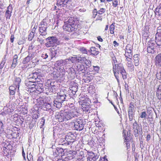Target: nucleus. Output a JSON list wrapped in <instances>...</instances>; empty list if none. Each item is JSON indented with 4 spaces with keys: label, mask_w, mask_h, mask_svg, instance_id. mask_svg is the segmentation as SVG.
<instances>
[{
    "label": "nucleus",
    "mask_w": 161,
    "mask_h": 161,
    "mask_svg": "<svg viewBox=\"0 0 161 161\" xmlns=\"http://www.w3.org/2000/svg\"><path fill=\"white\" fill-rule=\"evenodd\" d=\"M21 79L19 77H16L14 82V84L15 85V87L18 88V90H19V85L21 83Z\"/></svg>",
    "instance_id": "f704fd0d"
},
{
    "label": "nucleus",
    "mask_w": 161,
    "mask_h": 161,
    "mask_svg": "<svg viewBox=\"0 0 161 161\" xmlns=\"http://www.w3.org/2000/svg\"><path fill=\"white\" fill-rule=\"evenodd\" d=\"M36 122V120H32L31 122L29 125V128L30 129H32L35 126Z\"/></svg>",
    "instance_id": "3c124183"
},
{
    "label": "nucleus",
    "mask_w": 161,
    "mask_h": 161,
    "mask_svg": "<svg viewBox=\"0 0 161 161\" xmlns=\"http://www.w3.org/2000/svg\"><path fill=\"white\" fill-rule=\"evenodd\" d=\"M147 114L145 111H143L141 113L140 117L142 118H146Z\"/></svg>",
    "instance_id": "e2e57ef3"
},
{
    "label": "nucleus",
    "mask_w": 161,
    "mask_h": 161,
    "mask_svg": "<svg viewBox=\"0 0 161 161\" xmlns=\"http://www.w3.org/2000/svg\"><path fill=\"white\" fill-rule=\"evenodd\" d=\"M19 133L13 132V133L12 136H14L13 138H15L16 139H18L17 138L19 136Z\"/></svg>",
    "instance_id": "680f3d73"
},
{
    "label": "nucleus",
    "mask_w": 161,
    "mask_h": 161,
    "mask_svg": "<svg viewBox=\"0 0 161 161\" xmlns=\"http://www.w3.org/2000/svg\"><path fill=\"white\" fill-rule=\"evenodd\" d=\"M12 7L9 6L7 8L5 14V17H6V19H10L11 15V14L12 12Z\"/></svg>",
    "instance_id": "7c9ffc66"
},
{
    "label": "nucleus",
    "mask_w": 161,
    "mask_h": 161,
    "mask_svg": "<svg viewBox=\"0 0 161 161\" xmlns=\"http://www.w3.org/2000/svg\"><path fill=\"white\" fill-rule=\"evenodd\" d=\"M37 73V72H35L31 73L28 76V78L29 80L33 82H40V81L39 80H37V75H38Z\"/></svg>",
    "instance_id": "aec40b11"
},
{
    "label": "nucleus",
    "mask_w": 161,
    "mask_h": 161,
    "mask_svg": "<svg viewBox=\"0 0 161 161\" xmlns=\"http://www.w3.org/2000/svg\"><path fill=\"white\" fill-rule=\"evenodd\" d=\"M41 121L40 122V127L42 128V126H43L45 124V119L44 117H42L40 119Z\"/></svg>",
    "instance_id": "603ef678"
},
{
    "label": "nucleus",
    "mask_w": 161,
    "mask_h": 161,
    "mask_svg": "<svg viewBox=\"0 0 161 161\" xmlns=\"http://www.w3.org/2000/svg\"><path fill=\"white\" fill-rule=\"evenodd\" d=\"M114 23H112L109 26V29L110 33L111 34H113L114 33Z\"/></svg>",
    "instance_id": "c03bdc74"
},
{
    "label": "nucleus",
    "mask_w": 161,
    "mask_h": 161,
    "mask_svg": "<svg viewBox=\"0 0 161 161\" xmlns=\"http://www.w3.org/2000/svg\"><path fill=\"white\" fill-rule=\"evenodd\" d=\"M92 76L90 75H84L83 80L85 82L89 83L92 79Z\"/></svg>",
    "instance_id": "c9c22d12"
},
{
    "label": "nucleus",
    "mask_w": 161,
    "mask_h": 161,
    "mask_svg": "<svg viewBox=\"0 0 161 161\" xmlns=\"http://www.w3.org/2000/svg\"><path fill=\"white\" fill-rule=\"evenodd\" d=\"M42 57L47 61H49L51 60L50 55L49 56L48 54L46 53H43L42 55Z\"/></svg>",
    "instance_id": "4c0bfd02"
},
{
    "label": "nucleus",
    "mask_w": 161,
    "mask_h": 161,
    "mask_svg": "<svg viewBox=\"0 0 161 161\" xmlns=\"http://www.w3.org/2000/svg\"><path fill=\"white\" fill-rule=\"evenodd\" d=\"M35 33L31 32L29 35L28 40L29 41H31L34 36Z\"/></svg>",
    "instance_id": "09e8293b"
},
{
    "label": "nucleus",
    "mask_w": 161,
    "mask_h": 161,
    "mask_svg": "<svg viewBox=\"0 0 161 161\" xmlns=\"http://www.w3.org/2000/svg\"><path fill=\"white\" fill-rule=\"evenodd\" d=\"M69 60L68 62H73L74 61H77V58L76 57H71V58H69Z\"/></svg>",
    "instance_id": "69168bd1"
},
{
    "label": "nucleus",
    "mask_w": 161,
    "mask_h": 161,
    "mask_svg": "<svg viewBox=\"0 0 161 161\" xmlns=\"http://www.w3.org/2000/svg\"><path fill=\"white\" fill-rule=\"evenodd\" d=\"M78 20L71 18L64 23L63 28L64 31L69 32L75 31L80 26Z\"/></svg>",
    "instance_id": "f03ea898"
},
{
    "label": "nucleus",
    "mask_w": 161,
    "mask_h": 161,
    "mask_svg": "<svg viewBox=\"0 0 161 161\" xmlns=\"http://www.w3.org/2000/svg\"><path fill=\"white\" fill-rule=\"evenodd\" d=\"M149 26L148 25H146L145 26V28L144 29V32H145V33L144 34V35H145V36H148L149 34H148L149 33Z\"/></svg>",
    "instance_id": "37998d69"
},
{
    "label": "nucleus",
    "mask_w": 161,
    "mask_h": 161,
    "mask_svg": "<svg viewBox=\"0 0 161 161\" xmlns=\"http://www.w3.org/2000/svg\"><path fill=\"white\" fill-rule=\"evenodd\" d=\"M29 54L25 58H24L22 63L24 64H25L29 62L31 59H32L34 57V53H31L30 51H28Z\"/></svg>",
    "instance_id": "6ab92c4d"
},
{
    "label": "nucleus",
    "mask_w": 161,
    "mask_h": 161,
    "mask_svg": "<svg viewBox=\"0 0 161 161\" xmlns=\"http://www.w3.org/2000/svg\"><path fill=\"white\" fill-rule=\"evenodd\" d=\"M154 12L155 14L161 16V8L157 7L155 9Z\"/></svg>",
    "instance_id": "79ce46f5"
},
{
    "label": "nucleus",
    "mask_w": 161,
    "mask_h": 161,
    "mask_svg": "<svg viewBox=\"0 0 161 161\" xmlns=\"http://www.w3.org/2000/svg\"><path fill=\"white\" fill-rule=\"evenodd\" d=\"M69 60V59H66L65 60H59L57 61L56 62L55 64V66L57 67H59V70L60 68H65V67H63L64 66V65L66 64L68 62Z\"/></svg>",
    "instance_id": "2eb2a0df"
},
{
    "label": "nucleus",
    "mask_w": 161,
    "mask_h": 161,
    "mask_svg": "<svg viewBox=\"0 0 161 161\" xmlns=\"http://www.w3.org/2000/svg\"><path fill=\"white\" fill-rule=\"evenodd\" d=\"M71 0H57V5L58 6L63 7H66L69 1Z\"/></svg>",
    "instance_id": "4be33fe9"
},
{
    "label": "nucleus",
    "mask_w": 161,
    "mask_h": 161,
    "mask_svg": "<svg viewBox=\"0 0 161 161\" xmlns=\"http://www.w3.org/2000/svg\"><path fill=\"white\" fill-rule=\"evenodd\" d=\"M114 62L113 63V70L114 72V71H115V73L117 72L118 74H121L122 78L124 80L127 78V73L125 70L124 66L122 64H119L116 63H117L116 60L113 59Z\"/></svg>",
    "instance_id": "7ed1b4c3"
},
{
    "label": "nucleus",
    "mask_w": 161,
    "mask_h": 161,
    "mask_svg": "<svg viewBox=\"0 0 161 161\" xmlns=\"http://www.w3.org/2000/svg\"><path fill=\"white\" fill-rule=\"evenodd\" d=\"M47 24L46 22L42 21L41 23V24L39 25V31H46L47 28Z\"/></svg>",
    "instance_id": "cd10ccee"
},
{
    "label": "nucleus",
    "mask_w": 161,
    "mask_h": 161,
    "mask_svg": "<svg viewBox=\"0 0 161 161\" xmlns=\"http://www.w3.org/2000/svg\"><path fill=\"white\" fill-rule=\"evenodd\" d=\"M41 109L44 111H48L51 113V112L53 113L51 105L49 103L46 102L43 105L41 106Z\"/></svg>",
    "instance_id": "412c9836"
},
{
    "label": "nucleus",
    "mask_w": 161,
    "mask_h": 161,
    "mask_svg": "<svg viewBox=\"0 0 161 161\" xmlns=\"http://www.w3.org/2000/svg\"><path fill=\"white\" fill-rule=\"evenodd\" d=\"M35 85L36 89H35V92L36 93H38V92H37V91L39 92V93L42 92L44 91V88L45 89H47V87H44L42 81H41L40 83L36 84Z\"/></svg>",
    "instance_id": "dca6fc26"
},
{
    "label": "nucleus",
    "mask_w": 161,
    "mask_h": 161,
    "mask_svg": "<svg viewBox=\"0 0 161 161\" xmlns=\"http://www.w3.org/2000/svg\"><path fill=\"white\" fill-rule=\"evenodd\" d=\"M59 51L57 50H51L50 54L51 60L53 59L54 58H55L57 57L59 54Z\"/></svg>",
    "instance_id": "72a5a7b5"
},
{
    "label": "nucleus",
    "mask_w": 161,
    "mask_h": 161,
    "mask_svg": "<svg viewBox=\"0 0 161 161\" xmlns=\"http://www.w3.org/2000/svg\"><path fill=\"white\" fill-rule=\"evenodd\" d=\"M78 87L77 84L76 83H74L73 85H71L69 89L73 95L75 94L77 92Z\"/></svg>",
    "instance_id": "2f4dec72"
},
{
    "label": "nucleus",
    "mask_w": 161,
    "mask_h": 161,
    "mask_svg": "<svg viewBox=\"0 0 161 161\" xmlns=\"http://www.w3.org/2000/svg\"><path fill=\"white\" fill-rule=\"evenodd\" d=\"M68 153V154L66 155L67 158H68L69 159L71 160L75 157L77 152L75 151L70 150L69 151Z\"/></svg>",
    "instance_id": "bb28decb"
},
{
    "label": "nucleus",
    "mask_w": 161,
    "mask_h": 161,
    "mask_svg": "<svg viewBox=\"0 0 161 161\" xmlns=\"http://www.w3.org/2000/svg\"><path fill=\"white\" fill-rule=\"evenodd\" d=\"M16 88L14 86H11L9 87L10 99H13V97H14V94L16 92Z\"/></svg>",
    "instance_id": "5701e85b"
},
{
    "label": "nucleus",
    "mask_w": 161,
    "mask_h": 161,
    "mask_svg": "<svg viewBox=\"0 0 161 161\" xmlns=\"http://www.w3.org/2000/svg\"><path fill=\"white\" fill-rule=\"evenodd\" d=\"M27 89H28V91H30L31 92H35V91L36 85H33L32 86H27Z\"/></svg>",
    "instance_id": "ea45409f"
},
{
    "label": "nucleus",
    "mask_w": 161,
    "mask_h": 161,
    "mask_svg": "<svg viewBox=\"0 0 161 161\" xmlns=\"http://www.w3.org/2000/svg\"><path fill=\"white\" fill-rule=\"evenodd\" d=\"M47 84L48 85L46 86L47 88V90L46 93L48 94L49 93H53L55 92V89L57 87V82L54 80L50 79L47 80Z\"/></svg>",
    "instance_id": "39448f33"
},
{
    "label": "nucleus",
    "mask_w": 161,
    "mask_h": 161,
    "mask_svg": "<svg viewBox=\"0 0 161 161\" xmlns=\"http://www.w3.org/2000/svg\"><path fill=\"white\" fill-rule=\"evenodd\" d=\"M36 82H33L32 81L29 80V81H27L25 84L26 86H30L33 85H36L34 83H35Z\"/></svg>",
    "instance_id": "8fccbe9b"
},
{
    "label": "nucleus",
    "mask_w": 161,
    "mask_h": 161,
    "mask_svg": "<svg viewBox=\"0 0 161 161\" xmlns=\"http://www.w3.org/2000/svg\"><path fill=\"white\" fill-rule=\"evenodd\" d=\"M64 149L61 147H57L54 151H53V155L55 158H62L64 155Z\"/></svg>",
    "instance_id": "f8f14e48"
},
{
    "label": "nucleus",
    "mask_w": 161,
    "mask_h": 161,
    "mask_svg": "<svg viewBox=\"0 0 161 161\" xmlns=\"http://www.w3.org/2000/svg\"><path fill=\"white\" fill-rule=\"evenodd\" d=\"M157 94L158 98L161 101V86H159L158 88Z\"/></svg>",
    "instance_id": "a19ab883"
},
{
    "label": "nucleus",
    "mask_w": 161,
    "mask_h": 161,
    "mask_svg": "<svg viewBox=\"0 0 161 161\" xmlns=\"http://www.w3.org/2000/svg\"><path fill=\"white\" fill-rule=\"evenodd\" d=\"M46 42L45 45L47 48L54 47L56 46V45L59 44V42L58 41L57 37L55 36H49L45 39Z\"/></svg>",
    "instance_id": "20e7f679"
},
{
    "label": "nucleus",
    "mask_w": 161,
    "mask_h": 161,
    "mask_svg": "<svg viewBox=\"0 0 161 161\" xmlns=\"http://www.w3.org/2000/svg\"><path fill=\"white\" fill-rule=\"evenodd\" d=\"M55 118L59 122L66 121L68 120L65 110L63 113H62L61 111L60 112L56 113L55 115Z\"/></svg>",
    "instance_id": "9b49d317"
},
{
    "label": "nucleus",
    "mask_w": 161,
    "mask_h": 161,
    "mask_svg": "<svg viewBox=\"0 0 161 161\" xmlns=\"http://www.w3.org/2000/svg\"><path fill=\"white\" fill-rule=\"evenodd\" d=\"M135 111V109H128V115L129 121L131 123L132 122V121L134 119V118H135L134 115Z\"/></svg>",
    "instance_id": "b1692460"
},
{
    "label": "nucleus",
    "mask_w": 161,
    "mask_h": 161,
    "mask_svg": "<svg viewBox=\"0 0 161 161\" xmlns=\"http://www.w3.org/2000/svg\"><path fill=\"white\" fill-rule=\"evenodd\" d=\"M37 103L39 105H43L45 103H46V99L44 97H40L37 100Z\"/></svg>",
    "instance_id": "e433bc0d"
},
{
    "label": "nucleus",
    "mask_w": 161,
    "mask_h": 161,
    "mask_svg": "<svg viewBox=\"0 0 161 161\" xmlns=\"http://www.w3.org/2000/svg\"><path fill=\"white\" fill-rule=\"evenodd\" d=\"M73 128L75 130L79 131L82 130L86 124L85 120L80 119H77L74 122Z\"/></svg>",
    "instance_id": "1a4fd4ad"
},
{
    "label": "nucleus",
    "mask_w": 161,
    "mask_h": 161,
    "mask_svg": "<svg viewBox=\"0 0 161 161\" xmlns=\"http://www.w3.org/2000/svg\"><path fill=\"white\" fill-rule=\"evenodd\" d=\"M75 138L76 136L74 134L69 132L65 136V140H63L62 142V145L65 146L71 145L75 142Z\"/></svg>",
    "instance_id": "6e6552de"
},
{
    "label": "nucleus",
    "mask_w": 161,
    "mask_h": 161,
    "mask_svg": "<svg viewBox=\"0 0 161 161\" xmlns=\"http://www.w3.org/2000/svg\"><path fill=\"white\" fill-rule=\"evenodd\" d=\"M62 72L65 74L66 72L68 73V77L70 80H72L74 79L76 74H78L77 71L72 67H69L68 68L65 66V68H60L59 69Z\"/></svg>",
    "instance_id": "423d86ee"
},
{
    "label": "nucleus",
    "mask_w": 161,
    "mask_h": 161,
    "mask_svg": "<svg viewBox=\"0 0 161 161\" xmlns=\"http://www.w3.org/2000/svg\"><path fill=\"white\" fill-rule=\"evenodd\" d=\"M18 56L15 54L14 56L12 63L11 66V68H14L15 67L17 64Z\"/></svg>",
    "instance_id": "473e14b6"
},
{
    "label": "nucleus",
    "mask_w": 161,
    "mask_h": 161,
    "mask_svg": "<svg viewBox=\"0 0 161 161\" xmlns=\"http://www.w3.org/2000/svg\"><path fill=\"white\" fill-rule=\"evenodd\" d=\"M156 41L151 39L147 43V51L148 53L153 54L155 52V48L156 47Z\"/></svg>",
    "instance_id": "9d476101"
},
{
    "label": "nucleus",
    "mask_w": 161,
    "mask_h": 161,
    "mask_svg": "<svg viewBox=\"0 0 161 161\" xmlns=\"http://www.w3.org/2000/svg\"><path fill=\"white\" fill-rule=\"evenodd\" d=\"M22 155L23 158V159L25 161H26V159L25 158V154L24 152L23 147H22ZM26 158L27 161H34L33 156L31 153H30L28 154V152L27 153Z\"/></svg>",
    "instance_id": "a211bd4d"
},
{
    "label": "nucleus",
    "mask_w": 161,
    "mask_h": 161,
    "mask_svg": "<svg viewBox=\"0 0 161 161\" xmlns=\"http://www.w3.org/2000/svg\"><path fill=\"white\" fill-rule=\"evenodd\" d=\"M80 51L83 53L87 54L88 51L84 47H80Z\"/></svg>",
    "instance_id": "864d4df0"
},
{
    "label": "nucleus",
    "mask_w": 161,
    "mask_h": 161,
    "mask_svg": "<svg viewBox=\"0 0 161 161\" xmlns=\"http://www.w3.org/2000/svg\"><path fill=\"white\" fill-rule=\"evenodd\" d=\"M69 60L68 62H73L74 61H77V58L76 57H71V58H69Z\"/></svg>",
    "instance_id": "0e129e2a"
},
{
    "label": "nucleus",
    "mask_w": 161,
    "mask_h": 161,
    "mask_svg": "<svg viewBox=\"0 0 161 161\" xmlns=\"http://www.w3.org/2000/svg\"><path fill=\"white\" fill-rule=\"evenodd\" d=\"M132 55L133 54H128L126 55H125V57L126 58V60L131 59L132 58Z\"/></svg>",
    "instance_id": "338daca9"
},
{
    "label": "nucleus",
    "mask_w": 161,
    "mask_h": 161,
    "mask_svg": "<svg viewBox=\"0 0 161 161\" xmlns=\"http://www.w3.org/2000/svg\"><path fill=\"white\" fill-rule=\"evenodd\" d=\"M112 1V5L113 6L114 8L117 7L118 4V0H113Z\"/></svg>",
    "instance_id": "6e6d98bb"
},
{
    "label": "nucleus",
    "mask_w": 161,
    "mask_h": 161,
    "mask_svg": "<svg viewBox=\"0 0 161 161\" xmlns=\"http://www.w3.org/2000/svg\"><path fill=\"white\" fill-rule=\"evenodd\" d=\"M105 11V9L103 8H102L98 11V14H102Z\"/></svg>",
    "instance_id": "bf43d9fd"
},
{
    "label": "nucleus",
    "mask_w": 161,
    "mask_h": 161,
    "mask_svg": "<svg viewBox=\"0 0 161 161\" xmlns=\"http://www.w3.org/2000/svg\"><path fill=\"white\" fill-rule=\"evenodd\" d=\"M39 31L40 36H41L43 38H44L46 35L47 34V31Z\"/></svg>",
    "instance_id": "de8ad7c7"
},
{
    "label": "nucleus",
    "mask_w": 161,
    "mask_h": 161,
    "mask_svg": "<svg viewBox=\"0 0 161 161\" xmlns=\"http://www.w3.org/2000/svg\"><path fill=\"white\" fill-rule=\"evenodd\" d=\"M127 65L128 67L132 70H134V68L133 63L131 61L127 60Z\"/></svg>",
    "instance_id": "58836bf2"
},
{
    "label": "nucleus",
    "mask_w": 161,
    "mask_h": 161,
    "mask_svg": "<svg viewBox=\"0 0 161 161\" xmlns=\"http://www.w3.org/2000/svg\"><path fill=\"white\" fill-rule=\"evenodd\" d=\"M37 41H38L41 44L44 43V39L42 38L41 36H39V37L37 38Z\"/></svg>",
    "instance_id": "5fc2aeb1"
},
{
    "label": "nucleus",
    "mask_w": 161,
    "mask_h": 161,
    "mask_svg": "<svg viewBox=\"0 0 161 161\" xmlns=\"http://www.w3.org/2000/svg\"><path fill=\"white\" fill-rule=\"evenodd\" d=\"M86 66L88 67H90L91 65V62L89 60H87L86 59V61L84 62Z\"/></svg>",
    "instance_id": "4d7b16f0"
},
{
    "label": "nucleus",
    "mask_w": 161,
    "mask_h": 161,
    "mask_svg": "<svg viewBox=\"0 0 161 161\" xmlns=\"http://www.w3.org/2000/svg\"><path fill=\"white\" fill-rule=\"evenodd\" d=\"M128 109H134V106L133 103L131 102L130 103L129 107Z\"/></svg>",
    "instance_id": "774afa93"
},
{
    "label": "nucleus",
    "mask_w": 161,
    "mask_h": 161,
    "mask_svg": "<svg viewBox=\"0 0 161 161\" xmlns=\"http://www.w3.org/2000/svg\"><path fill=\"white\" fill-rule=\"evenodd\" d=\"M69 95V92L67 90L64 88L61 90L54 99V106L58 108H60L63 102L67 101L69 99L68 97Z\"/></svg>",
    "instance_id": "f257e3e1"
},
{
    "label": "nucleus",
    "mask_w": 161,
    "mask_h": 161,
    "mask_svg": "<svg viewBox=\"0 0 161 161\" xmlns=\"http://www.w3.org/2000/svg\"><path fill=\"white\" fill-rule=\"evenodd\" d=\"M134 130L133 134L136 137L138 136V129H133Z\"/></svg>",
    "instance_id": "13d9d810"
},
{
    "label": "nucleus",
    "mask_w": 161,
    "mask_h": 161,
    "mask_svg": "<svg viewBox=\"0 0 161 161\" xmlns=\"http://www.w3.org/2000/svg\"><path fill=\"white\" fill-rule=\"evenodd\" d=\"M78 110L79 108L77 107H74V108L70 110H65L68 120L79 116L80 113Z\"/></svg>",
    "instance_id": "0eeeda50"
},
{
    "label": "nucleus",
    "mask_w": 161,
    "mask_h": 161,
    "mask_svg": "<svg viewBox=\"0 0 161 161\" xmlns=\"http://www.w3.org/2000/svg\"><path fill=\"white\" fill-rule=\"evenodd\" d=\"M87 153L88 157L87 159L89 161H96L98 158V156L92 152H88Z\"/></svg>",
    "instance_id": "f3484780"
},
{
    "label": "nucleus",
    "mask_w": 161,
    "mask_h": 161,
    "mask_svg": "<svg viewBox=\"0 0 161 161\" xmlns=\"http://www.w3.org/2000/svg\"><path fill=\"white\" fill-rule=\"evenodd\" d=\"M90 101L88 100L87 101L85 100L81 102V108L83 111L88 112L91 108L90 105Z\"/></svg>",
    "instance_id": "4468645a"
},
{
    "label": "nucleus",
    "mask_w": 161,
    "mask_h": 161,
    "mask_svg": "<svg viewBox=\"0 0 161 161\" xmlns=\"http://www.w3.org/2000/svg\"><path fill=\"white\" fill-rule=\"evenodd\" d=\"M155 41L158 47L161 48V29H159V27H158L157 32L155 35Z\"/></svg>",
    "instance_id": "ddd939ff"
},
{
    "label": "nucleus",
    "mask_w": 161,
    "mask_h": 161,
    "mask_svg": "<svg viewBox=\"0 0 161 161\" xmlns=\"http://www.w3.org/2000/svg\"><path fill=\"white\" fill-rule=\"evenodd\" d=\"M86 58L85 57H80L77 58V61L78 62L82 63L85 61H86Z\"/></svg>",
    "instance_id": "a18cd8bd"
},
{
    "label": "nucleus",
    "mask_w": 161,
    "mask_h": 161,
    "mask_svg": "<svg viewBox=\"0 0 161 161\" xmlns=\"http://www.w3.org/2000/svg\"><path fill=\"white\" fill-rule=\"evenodd\" d=\"M78 74H80L81 73H84L85 72L84 66L82 64H78L75 67Z\"/></svg>",
    "instance_id": "a878e982"
},
{
    "label": "nucleus",
    "mask_w": 161,
    "mask_h": 161,
    "mask_svg": "<svg viewBox=\"0 0 161 161\" xmlns=\"http://www.w3.org/2000/svg\"><path fill=\"white\" fill-rule=\"evenodd\" d=\"M62 127V125H58L53 127V133L54 136H55V134H56V133L57 134L60 133V132L63 130Z\"/></svg>",
    "instance_id": "c85d7f7f"
},
{
    "label": "nucleus",
    "mask_w": 161,
    "mask_h": 161,
    "mask_svg": "<svg viewBox=\"0 0 161 161\" xmlns=\"http://www.w3.org/2000/svg\"><path fill=\"white\" fill-rule=\"evenodd\" d=\"M133 46H131V45L130 44H128L126 46V50L129 51H132V50L133 49Z\"/></svg>",
    "instance_id": "49530a36"
},
{
    "label": "nucleus",
    "mask_w": 161,
    "mask_h": 161,
    "mask_svg": "<svg viewBox=\"0 0 161 161\" xmlns=\"http://www.w3.org/2000/svg\"><path fill=\"white\" fill-rule=\"evenodd\" d=\"M79 156L80 157V158H79L81 160L83 158H84L85 157V156L83 152L80 151V152Z\"/></svg>",
    "instance_id": "052dcab7"
},
{
    "label": "nucleus",
    "mask_w": 161,
    "mask_h": 161,
    "mask_svg": "<svg viewBox=\"0 0 161 161\" xmlns=\"http://www.w3.org/2000/svg\"><path fill=\"white\" fill-rule=\"evenodd\" d=\"M88 52L91 53V55L94 56H96L99 53L98 49L96 48L95 47H91L89 50Z\"/></svg>",
    "instance_id": "c756f323"
},
{
    "label": "nucleus",
    "mask_w": 161,
    "mask_h": 161,
    "mask_svg": "<svg viewBox=\"0 0 161 161\" xmlns=\"http://www.w3.org/2000/svg\"><path fill=\"white\" fill-rule=\"evenodd\" d=\"M65 75V73L59 70L58 71L53 73V77L55 79L58 78H62Z\"/></svg>",
    "instance_id": "393cba45"
}]
</instances>
